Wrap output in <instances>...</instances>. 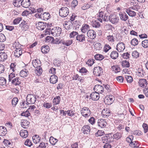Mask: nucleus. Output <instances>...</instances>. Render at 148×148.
I'll list each match as a JSON object with an SVG mask.
<instances>
[{
    "label": "nucleus",
    "mask_w": 148,
    "mask_h": 148,
    "mask_svg": "<svg viewBox=\"0 0 148 148\" xmlns=\"http://www.w3.org/2000/svg\"><path fill=\"white\" fill-rule=\"evenodd\" d=\"M33 66L36 69L35 70V73L37 75H40L42 72V68L40 66V61L38 60H33L32 62Z\"/></svg>",
    "instance_id": "1"
},
{
    "label": "nucleus",
    "mask_w": 148,
    "mask_h": 148,
    "mask_svg": "<svg viewBox=\"0 0 148 148\" xmlns=\"http://www.w3.org/2000/svg\"><path fill=\"white\" fill-rule=\"evenodd\" d=\"M36 99V97L34 94H28L26 97L27 103L28 104L34 103L35 102Z\"/></svg>",
    "instance_id": "2"
},
{
    "label": "nucleus",
    "mask_w": 148,
    "mask_h": 148,
    "mask_svg": "<svg viewBox=\"0 0 148 148\" xmlns=\"http://www.w3.org/2000/svg\"><path fill=\"white\" fill-rule=\"evenodd\" d=\"M62 29L59 27H55L51 29L50 33L53 36H58L61 33Z\"/></svg>",
    "instance_id": "3"
},
{
    "label": "nucleus",
    "mask_w": 148,
    "mask_h": 148,
    "mask_svg": "<svg viewBox=\"0 0 148 148\" xmlns=\"http://www.w3.org/2000/svg\"><path fill=\"white\" fill-rule=\"evenodd\" d=\"M60 15L62 17H65L67 16L69 13V9L66 7H63L61 8L59 11Z\"/></svg>",
    "instance_id": "4"
},
{
    "label": "nucleus",
    "mask_w": 148,
    "mask_h": 148,
    "mask_svg": "<svg viewBox=\"0 0 148 148\" xmlns=\"http://www.w3.org/2000/svg\"><path fill=\"white\" fill-rule=\"evenodd\" d=\"M82 115L85 117L89 116L91 113V112L89 108L87 107H84L81 110Z\"/></svg>",
    "instance_id": "5"
},
{
    "label": "nucleus",
    "mask_w": 148,
    "mask_h": 148,
    "mask_svg": "<svg viewBox=\"0 0 148 148\" xmlns=\"http://www.w3.org/2000/svg\"><path fill=\"white\" fill-rule=\"evenodd\" d=\"M93 73L95 75L100 76L103 73V69L99 66L95 67L93 69Z\"/></svg>",
    "instance_id": "6"
},
{
    "label": "nucleus",
    "mask_w": 148,
    "mask_h": 148,
    "mask_svg": "<svg viewBox=\"0 0 148 148\" xmlns=\"http://www.w3.org/2000/svg\"><path fill=\"white\" fill-rule=\"evenodd\" d=\"M114 97L112 95L106 96L104 99V102L108 105H110L114 101Z\"/></svg>",
    "instance_id": "7"
},
{
    "label": "nucleus",
    "mask_w": 148,
    "mask_h": 148,
    "mask_svg": "<svg viewBox=\"0 0 148 148\" xmlns=\"http://www.w3.org/2000/svg\"><path fill=\"white\" fill-rule=\"evenodd\" d=\"M125 48V45L123 42H120L116 46V49L119 52H123Z\"/></svg>",
    "instance_id": "8"
},
{
    "label": "nucleus",
    "mask_w": 148,
    "mask_h": 148,
    "mask_svg": "<svg viewBox=\"0 0 148 148\" xmlns=\"http://www.w3.org/2000/svg\"><path fill=\"white\" fill-rule=\"evenodd\" d=\"M72 19H70L69 20L65 21V23L64 24V27L67 30H69L71 29L72 26V24L73 21Z\"/></svg>",
    "instance_id": "9"
},
{
    "label": "nucleus",
    "mask_w": 148,
    "mask_h": 148,
    "mask_svg": "<svg viewBox=\"0 0 148 148\" xmlns=\"http://www.w3.org/2000/svg\"><path fill=\"white\" fill-rule=\"evenodd\" d=\"M87 35L88 37L92 39H94L96 36V32L93 30H88Z\"/></svg>",
    "instance_id": "10"
},
{
    "label": "nucleus",
    "mask_w": 148,
    "mask_h": 148,
    "mask_svg": "<svg viewBox=\"0 0 148 148\" xmlns=\"http://www.w3.org/2000/svg\"><path fill=\"white\" fill-rule=\"evenodd\" d=\"M111 112L108 108L104 109L101 112V114L103 117L107 118L110 115Z\"/></svg>",
    "instance_id": "11"
},
{
    "label": "nucleus",
    "mask_w": 148,
    "mask_h": 148,
    "mask_svg": "<svg viewBox=\"0 0 148 148\" xmlns=\"http://www.w3.org/2000/svg\"><path fill=\"white\" fill-rule=\"evenodd\" d=\"M94 90L97 92L102 93L103 92L104 88L103 86L100 85H95L94 88Z\"/></svg>",
    "instance_id": "12"
},
{
    "label": "nucleus",
    "mask_w": 148,
    "mask_h": 148,
    "mask_svg": "<svg viewBox=\"0 0 148 148\" xmlns=\"http://www.w3.org/2000/svg\"><path fill=\"white\" fill-rule=\"evenodd\" d=\"M97 123L98 125L101 128L105 127L106 126L107 124L106 120L102 119H98Z\"/></svg>",
    "instance_id": "13"
},
{
    "label": "nucleus",
    "mask_w": 148,
    "mask_h": 148,
    "mask_svg": "<svg viewBox=\"0 0 148 148\" xmlns=\"http://www.w3.org/2000/svg\"><path fill=\"white\" fill-rule=\"evenodd\" d=\"M138 83L139 85L142 87H145L147 86V82L145 79H141L139 80Z\"/></svg>",
    "instance_id": "14"
},
{
    "label": "nucleus",
    "mask_w": 148,
    "mask_h": 148,
    "mask_svg": "<svg viewBox=\"0 0 148 148\" xmlns=\"http://www.w3.org/2000/svg\"><path fill=\"white\" fill-rule=\"evenodd\" d=\"M90 128L88 125H84L82 129V131L84 134H88L90 131Z\"/></svg>",
    "instance_id": "15"
},
{
    "label": "nucleus",
    "mask_w": 148,
    "mask_h": 148,
    "mask_svg": "<svg viewBox=\"0 0 148 148\" xmlns=\"http://www.w3.org/2000/svg\"><path fill=\"white\" fill-rule=\"evenodd\" d=\"M98 20H94L92 21V25L93 27H98L100 26L99 21L102 22L103 19H98Z\"/></svg>",
    "instance_id": "16"
},
{
    "label": "nucleus",
    "mask_w": 148,
    "mask_h": 148,
    "mask_svg": "<svg viewBox=\"0 0 148 148\" xmlns=\"http://www.w3.org/2000/svg\"><path fill=\"white\" fill-rule=\"evenodd\" d=\"M90 97L93 100H97L99 98V93L96 92H92L91 94Z\"/></svg>",
    "instance_id": "17"
},
{
    "label": "nucleus",
    "mask_w": 148,
    "mask_h": 148,
    "mask_svg": "<svg viewBox=\"0 0 148 148\" xmlns=\"http://www.w3.org/2000/svg\"><path fill=\"white\" fill-rule=\"evenodd\" d=\"M58 81V77L57 76L53 75L51 76L50 78V83L53 84H56Z\"/></svg>",
    "instance_id": "18"
},
{
    "label": "nucleus",
    "mask_w": 148,
    "mask_h": 148,
    "mask_svg": "<svg viewBox=\"0 0 148 148\" xmlns=\"http://www.w3.org/2000/svg\"><path fill=\"white\" fill-rule=\"evenodd\" d=\"M76 40L80 42H83L85 40V36L84 34L78 35L76 37Z\"/></svg>",
    "instance_id": "19"
},
{
    "label": "nucleus",
    "mask_w": 148,
    "mask_h": 148,
    "mask_svg": "<svg viewBox=\"0 0 148 148\" xmlns=\"http://www.w3.org/2000/svg\"><path fill=\"white\" fill-rule=\"evenodd\" d=\"M7 130L6 128L3 126L0 127V136H5L7 133Z\"/></svg>",
    "instance_id": "20"
},
{
    "label": "nucleus",
    "mask_w": 148,
    "mask_h": 148,
    "mask_svg": "<svg viewBox=\"0 0 148 148\" xmlns=\"http://www.w3.org/2000/svg\"><path fill=\"white\" fill-rule=\"evenodd\" d=\"M22 6L25 8H28L31 4L30 0H22Z\"/></svg>",
    "instance_id": "21"
},
{
    "label": "nucleus",
    "mask_w": 148,
    "mask_h": 148,
    "mask_svg": "<svg viewBox=\"0 0 148 148\" xmlns=\"http://www.w3.org/2000/svg\"><path fill=\"white\" fill-rule=\"evenodd\" d=\"M13 4L15 7H20L22 6V0H14Z\"/></svg>",
    "instance_id": "22"
},
{
    "label": "nucleus",
    "mask_w": 148,
    "mask_h": 148,
    "mask_svg": "<svg viewBox=\"0 0 148 148\" xmlns=\"http://www.w3.org/2000/svg\"><path fill=\"white\" fill-rule=\"evenodd\" d=\"M50 49L48 46L45 45L42 47L41 51L43 53H46L49 51Z\"/></svg>",
    "instance_id": "23"
},
{
    "label": "nucleus",
    "mask_w": 148,
    "mask_h": 148,
    "mask_svg": "<svg viewBox=\"0 0 148 148\" xmlns=\"http://www.w3.org/2000/svg\"><path fill=\"white\" fill-rule=\"evenodd\" d=\"M118 56L119 53L118 52L116 51H112L110 55V57L111 58L114 60L116 59Z\"/></svg>",
    "instance_id": "24"
},
{
    "label": "nucleus",
    "mask_w": 148,
    "mask_h": 148,
    "mask_svg": "<svg viewBox=\"0 0 148 148\" xmlns=\"http://www.w3.org/2000/svg\"><path fill=\"white\" fill-rule=\"evenodd\" d=\"M89 26L88 25L86 24H84L83 25L81 28V31L82 33H84L89 30Z\"/></svg>",
    "instance_id": "25"
},
{
    "label": "nucleus",
    "mask_w": 148,
    "mask_h": 148,
    "mask_svg": "<svg viewBox=\"0 0 148 148\" xmlns=\"http://www.w3.org/2000/svg\"><path fill=\"white\" fill-rule=\"evenodd\" d=\"M75 19H72V21H73L72 24L76 28H78L80 25L81 23L79 21L75 20Z\"/></svg>",
    "instance_id": "26"
},
{
    "label": "nucleus",
    "mask_w": 148,
    "mask_h": 148,
    "mask_svg": "<svg viewBox=\"0 0 148 148\" xmlns=\"http://www.w3.org/2000/svg\"><path fill=\"white\" fill-rule=\"evenodd\" d=\"M19 79V78L18 77L14 78L12 80V84L16 86L18 85L21 83V81H20V80Z\"/></svg>",
    "instance_id": "27"
},
{
    "label": "nucleus",
    "mask_w": 148,
    "mask_h": 148,
    "mask_svg": "<svg viewBox=\"0 0 148 148\" xmlns=\"http://www.w3.org/2000/svg\"><path fill=\"white\" fill-rule=\"evenodd\" d=\"M21 123V126L23 128L26 129L28 127V125L29 124V122L27 121V120H23Z\"/></svg>",
    "instance_id": "28"
},
{
    "label": "nucleus",
    "mask_w": 148,
    "mask_h": 148,
    "mask_svg": "<svg viewBox=\"0 0 148 148\" xmlns=\"http://www.w3.org/2000/svg\"><path fill=\"white\" fill-rule=\"evenodd\" d=\"M20 136L24 138H26L28 136V132L27 130H21L20 134Z\"/></svg>",
    "instance_id": "29"
},
{
    "label": "nucleus",
    "mask_w": 148,
    "mask_h": 148,
    "mask_svg": "<svg viewBox=\"0 0 148 148\" xmlns=\"http://www.w3.org/2000/svg\"><path fill=\"white\" fill-rule=\"evenodd\" d=\"M7 56L5 53H0V61H3L7 59Z\"/></svg>",
    "instance_id": "30"
},
{
    "label": "nucleus",
    "mask_w": 148,
    "mask_h": 148,
    "mask_svg": "<svg viewBox=\"0 0 148 148\" xmlns=\"http://www.w3.org/2000/svg\"><path fill=\"white\" fill-rule=\"evenodd\" d=\"M22 53V51L21 50H14V55L16 57L18 58L20 56Z\"/></svg>",
    "instance_id": "31"
},
{
    "label": "nucleus",
    "mask_w": 148,
    "mask_h": 148,
    "mask_svg": "<svg viewBox=\"0 0 148 148\" xmlns=\"http://www.w3.org/2000/svg\"><path fill=\"white\" fill-rule=\"evenodd\" d=\"M32 138L33 143L35 144H37L40 142V138L38 136L36 135L33 137Z\"/></svg>",
    "instance_id": "32"
},
{
    "label": "nucleus",
    "mask_w": 148,
    "mask_h": 148,
    "mask_svg": "<svg viewBox=\"0 0 148 148\" xmlns=\"http://www.w3.org/2000/svg\"><path fill=\"white\" fill-rule=\"evenodd\" d=\"M13 47L15 50H21V45L18 42H15L14 43Z\"/></svg>",
    "instance_id": "33"
},
{
    "label": "nucleus",
    "mask_w": 148,
    "mask_h": 148,
    "mask_svg": "<svg viewBox=\"0 0 148 148\" xmlns=\"http://www.w3.org/2000/svg\"><path fill=\"white\" fill-rule=\"evenodd\" d=\"M61 99L59 96H56L53 100V102L54 104L57 105L60 102Z\"/></svg>",
    "instance_id": "34"
},
{
    "label": "nucleus",
    "mask_w": 148,
    "mask_h": 148,
    "mask_svg": "<svg viewBox=\"0 0 148 148\" xmlns=\"http://www.w3.org/2000/svg\"><path fill=\"white\" fill-rule=\"evenodd\" d=\"M58 140L56 138H54L53 136H51L49 139V141L50 143L52 145H54L57 142Z\"/></svg>",
    "instance_id": "35"
},
{
    "label": "nucleus",
    "mask_w": 148,
    "mask_h": 148,
    "mask_svg": "<svg viewBox=\"0 0 148 148\" xmlns=\"http://www.w3.org/2000/svg\"><path fill=\"white\" fill-rule=\"evenodd\" d=\"M122 135V134L119 132H117L113 135V137L114 139L118 140L120 138Z\"/></svg>",
    "instance_id": "36"
},
{
    "label": "nucleus",
    "mask_w": 148,
    "mask_h": 148,
    "mask_svg": "<svg viewBox=\"0 0 148 148\" xmlns=\"http://www.w3.org/2000/svg\"><path fill=\"white\" fill-rule=\"evenodd\" d=\"M73 43L72 40H64L63 44L66 46L70 45Z\"/></svg>",
    "instance_id": "37"
},
{
    "label": "nucleus",
    "mask_w": 148,
    "mask_h": 148,
    "mask_svg": "<svg viewBox=\"0 0 148 148\" xmlns=\"http://www.w3.org/2000/svg\"><path fill=\"white\" fill-rule=\"evenodd\" d=\"M121 65L123 67H128L130 66V64L126 60H123L121 62Z\"/></svg>",
    "instance_id": "38"
},
{
    "label": "nucleus",
    "mask_w": 148,
    "mask_h": 148,
    "mask_svg": "<svg viewBox=\"0 0 148 148\" xmlns=\"http://www.w3.org/2000/svg\"><path fill=\"white\" fill-rule=\"evenodd\" d=\"M94 58L97 60H101L104 58V57L100 54H97L94 56Z\"/></svg>",
    "instance_id": "39"
},
{
    "label": "nucleus",
    "mask_w": 148,
    "mask_h": 148,
    "mask_svg": "<svg viewBox=\"0 0 148 148\" xmlns=\"http://www.w3.org/2000/svg\"><path fill=\"white\" fill-rule=\"evenodd\" d=\"M28 73V71H25L24 70L21 71L20 72V75L21 77H25L27 76Z\"/></svg>",
    "instance_id": "40"
},
{
    "label": "nucleus",
    "mask_w": 148,
    "mask_h": 148,
    "mask_svg": "<svg viewBox=\"0 0 148 148\" xmlns=\"http://www.w3.org/2000/svg\"><path fill=\"white\" fill-rule=\"evenodd\" d=\"M119 15L120 18H128V16L125 12H120Z\"/></svg>",
    "instance_id": "41"
},
{
    "label": "nucleus",
    "mask_w": 148,
    "mask_h": 148,
    "mask_svg": "<svg viewBox=\"0 0 148 148\" xmlns=\"http://www.w3.org/2000/svg\"><path fill=\"white\" fill-rule=\"evenodd\" d=\"M108 136H105L102 137V139L104 143H110V140L109 139Z\"/></svg>",
    "instance_id": "42"
},
{
    "label": "nucleus",
    "mask_w": 148,
    "mask_h": 148,
    "mask_svg": "<svg viewBox=\"0 0 148 148\" xmlns=\"http://www.w3.org/2000/svg\"><path fill=\"white\" fill-rule=\"evenodd\" d=\"M126 12L129 15V16H131L132 17L133 16H134L136 15V12H135L131 10H127Z\"/></svg>",
    "instance_id": "43"
},
{
    "label": "nucleus",
    "mask_w": 148,
    "mask_h": 148,
    "mask_svg": "<svg viewBox=\"0 0 148 148\" xmlns=\"http://www.w3.org/2000/svg\"><path fill=\"white\" fill-rule=\"evenodd\" d=\"M18 101V99L17 97H14L12 99V103L13 107H15Z\"/></svg>",
    "instance_id": "44"
},
{
    "label": "nucleus",
    "mask_w": 148,
    "mask_h": 148,
    "mask_svg": "<svg viewBox=\"0 0 148 148\" xmlns=\"http://www.w3.org/2000/svg\"><path fill=\"white\" fill-rule=\"evenodd\" d=\"M142 46L144 48H146L148 47V40H145L142 42Z\"/></svg>",
    "instance_id": "45"
},
{
    "label": "nucleus",
    "mask_w": 148,
    "mask_h": 148,
    "mask_svg": "<svg viewBox=\"0 0 148 148\" xmlns=\"http://www.w3.org/2000/svg\"><path fill=\"white\" fill-rule=\"evenodd\" d=\"M42 17H43V18H49L50 16V14L49 12H44L43 14H41Z\"/></svg>",
    "instance_id": "46"
},
{
    "label": "nucleus",
    "mask_w": 148,
    "mask_h": 148,
    "mask_svg": "<svg viewBox=\"0 0 148 148\" xmlns=\"http://www.w3.org/2000/svg\"><path fill=\"white\" fill-rule=\"evenodd\" d=\"M131 43L132 45L135 46L138 44V40L136 38H134L131 40Z\"/></svg>",
    "instance_id": "47"
},
{
    "label": "nucleus",
    "mask_w": 148,
    "mask_h": 148,
    "mask_svg": "<svg viewBox=\"0 0 148 148\" xmlns=\"http://www.w3.org/2000/svg\"><path fill=\"white\" fill-rule=\"evenodd\" d=\"M95 60L93 59H90L88 60L86 62V64L89 66H91L94 63Z\"/></svg>",
    "instance_id": "48"
},
{
    "label": "nucleus",
    "mask_w": 148,
    "mask_h": 148,
    "mask_svg": "<svg viewBox=\"0 0 148 148\" xmlns=\"http://www.w3.org/2000/svg\"><path fill=\"white\" fill-rule=\"evenodd\" d=\"M125 78L127 82L129 83H131L133 81V78L132 77L129 75H125Z\"/></svg>",
    "instance_id": "49"
},
{
    "label": "nucleus",
    "mask_w": 148,
    "mask_h": 148,
    "mask_svg": "<svg viewBox=\"0 0 148 148\" xmlns=\"http://www.w3.org/2000/svg\"><path fill=\"white\" fill-rule=\"evenodd\" d=\"M88 121L91 125H93L95 123V119L94 117H92L88 120Z\"/></svg>",
    "instance_id": "50"
},
{
    "label": "nucleus",
    "mask_w": 148,
    "mask_h": 148,
    "mask_svg": "<svg viewBox=\"0 0 148 148\" xmlns=\"http://www.w3.org/2000/svg\"><path fill=\"white\" fill-rule=\"evenodd\" d=\"M137 141H132L131 143H130V145L132 147H137L138 146V145H137Z\"/></svg>",
    "instance_id": "51"
},
{
    "label": "nucleus",
    "mask_w": 148,
    "mask_h": 148,
    "mask_svg": "<svg viewBox=\"0 0 148 148\" xmlns=\"http://www.w3.org/2000/svg\"><path fill=\"white\" fill-rule=\"evenodd\" d=\"M6 83V80L3 77H0V84H1L2 85H5Z\"/></svg>",
    "instance_id": "52"
},
{
    "label": "nucleus",
    "mask_w": 148,
    "mask_h": 148,
    "mask_svg": "<svg viewBox=\"0 0 148 148\" xmlns=\"http://www.w3.org/2000/svg\"><path fill=\"white\" fill-rule=\"evenodd\" d=\"M65 112H66L68 116H73L75 114L74 112L71 110H68L67 111H66Z\"/></svg>",
    "instance_id": "53"
},
{
    "label": "nucleus",
    "mask_w": 148,
    "mask_h": 148,
    "mask_svg": "<svg viewBox=\"0 0 148 148\" xmlns=\"http://www.w3.org/2000/svg\"><path fill=\"white\" fill-rule=\"evenodd\" d=\"M132 56L134 58H136L139 57V53L137 51H135L132 52Z\"/></svg>",
    "instance_id": "54"
},
{
    "label": "nucleus",
    "mask_w": 148,
    "mask_h": 148,
    "mask_svg": "<svg viewBox=\"0 0 148 148\" xmlns=\"http://www.w3.org/2000/svg\"><path fill=\"white\" fill-rule=\"evenodd\" d=\"M104 132L102 130H99L95 133V135L96 136H101L103 135Z\"/></svg>",
    "instance_id": "55"
},
{
    "label": "nucleus",
    "mask_w": 148,
    "mask_h": 148,
    "mask_svg": "<svg viewBox=\"0 0 148 148\" xmlns=\"http://www.w3.org/2000/svg\"><path fill=\"white\" fill-rule=\"evenodd\" d=\"M121 30V33H124L125 34H127L128 33V31L127 30V29L125 26H124L122 27Z\"/></svg>",
    "instance_id": "56"
},
{
    "label": "nucleus",
    "mask_w": 148,
    "mask_h": 148,
    "mask_svg": "<svg viewBox=\"0 0 148 148\" xmlns=\"http://www.w3.org/2000/svg\"><path fill=\"white\" fill-rule=\"evenodd\" d=\"M78 35V33L75 32H73L70 34V38H74L76 35Z\"/></svg>",
    "instance_id": "57"
},
{
    "label": "nucleus",
    "mask_w": 148,
    "mask_h": 148,
    "mask_svg": "<svg viewBox=\"0 0 148 148\" xmlns=\"http://www.w3.org/2000/svg\"><path fill=\"white\" fill-rule=\"evenodd\" d=\"M21 115L22 116L28 117L30 116V113L29 112V111L27 110L21 113Z\"/></svg>",
    "instance_id": "58"
},
{
    "label": "nucleus",
    "mask_w": 148,
    "mask_h": 148,
    "mask_svg": "<svg viewBox=\"0 0 148 148\" xmlns=\"http://www.w3.org/2000/svg\"><path fill=\"white\" fill-rule=\"evenodd\" d=\"M106 39L110 42H112L114 41V39L112 36H108L106 37Z\"/></svg>",
    "instance_id": "59"
},
{
    "label": "nucleus",
    "mask_w": 148,
    "mask_h": 148,
    "mask_svg": "<svg viewBox=\"0 0 148 148\" xmlns=\"http://www.w3.org/2000/svg\"><path fill=\"white\" fill-rule=\"evenodd\" d=\"M111 49V47L108 45H106L103 49L104 51L107 52L108 50Z\"/></svg>",
    "instance_id": "60"
},
{
    "label": "nucleus",
    "mask_w": 148,
    "mask_h": 148,
    "mask_svg": "<svg viewBox=\"0 0 148 148\" xmlns=\"http://www.w3.org/2000/svg\"><path fill=\"white\" fill-rule=\"evenodd\" d=\"M25 144L29 147H30L32 145L31 141L29 139H27L25 143Z\"/></svg>",
    "instance_id": "61"
},
{
    "label": "nucleus",
    "mask_w": 148,
    "mask_h": 148,
    "mask_svg": "<svg viewBox=\"0 0 148 148\" xmlns=\"http://www.w3.org/2000/svg\"><path fill=\"white\" fill-rule=\"evenodd\" d=\"M79 71L82 74H85L86 73L88 72V71L85 68L82 67L81 69H79Z\"/></svg>",
    "instance_id": "62"
},
{
    "label": "nucleus",
    "mask_w": 148,
    "mask_h": 148,
    "mask_svg": "<svg viewBox=\"0 0 148 148\" xmlns=\"http://www.w3.org/2000/svg\"><path fill=\"white\" fill-rule=\"evenodd\" d=\"M116 79L119 82L122 83L123 82V78L121 76H119L116 77Z\"/></svg>",
    "instance_id": "63"
},
{
    "label": "nucleus",
    "mask_w": 148,
    "mask_h": 148,
    "mask_svg": "<svg viewBox=\"0 0 148 148\" xmlns=\"http://www.w3.org/2000/svg\"><path fill=\"white\" fill-rule=\"evenodd\" d=\"M46 146L45 143L43 142H41L40 143V145L37 148H46Z\"/></svg>",
    "instance_id": "64"
}]
</instances>
